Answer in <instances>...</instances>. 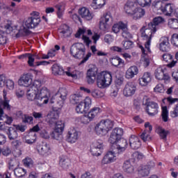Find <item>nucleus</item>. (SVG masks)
I'll use <instances>...</instances> for the list:
<instances>
[{"label": "nucleus", "mask_w": 178, "mask_h": 178, "mask_svg": "<svg viewBox=\"0 0 178 178\" xmlns=\"http://www.w3.org/2000/svg\"><path fill=\"white\" fill-rule=\"evenodd\" d=\"M38 87H41V83L39 81H35L33 85L30 86L26 90V97L29 101H34L38 105H44L48 104V95L49 92L46 87L42 88L38 93Z\"/></svg>", "instance_id": "nucleus-1"}, {"label": "nucleus", "mask_w": 178, "mask_h": 178, "mask_svg": "<svg viewBox=\"0 0 178 178\" xmlns=\"http://www.w3.org/2000/svg\"><path fill=\"white\" fill-rule=\"evenodd\" d=\"M165 23V19L162 17H156L153 19L152 22H149L147 24V27L145 29V26H143L141 29V37L143 40L146 41L145 44V48L148 51V52H151V49H149V46L151 45V40H152V37H154L153 34L156 33V31L159 30V26Z\"/></svg>", "instance_id": "nucleus-2"}, {"label": "nucleus", "mask_w": 178, "mask_h": 178, "mask_svg": "<svg viewBox=\"0 0 178 178\" xmlns=\"http://www.w3.org/2000/svg\"><path fill=\"white\" fill-rule=\"evenodd\" d=\"M70 54L75 59H82L80 65L86 63L91 58V52L86 55V46L83 43H74L70 48ZM84 55L86 56L84 57Z\"/></svg>", "instance_id": "nucleus-3"}, {"label": "nucleus", "mask_w": 178, "mask_h": 178, "mask_svg": "<svg viewBox=\"0 0 178 178\" xmlns=\"http://www.w3.org/2000/svg\"><path fill=\"white\" fill-rule=\"evenodd\" d=\"M152 6L156 10H161L165 16H172V13L173 14V12H175V5L167 3L165 1H154Z\"/></svg>", "instance_id": "nucleus-4"}, {"label": "nucleus", "mask_w": 178, "mask_h": 178, "mask_svg": "<svg viewBox=\"0 0 178 178\" xmlns=\"http://www.w3.org/2000/svg\"><path fill=\"white\" fill-rule=\"evenodd\" d=\"M112 84V74L108 72H102L97 74V85L99 88H106Z\"/></svg>", "instance_id": "nucleus-5"}, {"label": "nucleus", "mask_w": 178, "mask_h": 178, "mask_svg": "<svg viewBox=\"0 0 178 178\" xmlns=\"http://www.w3.org/2000/svg\"><path fill=\"white\" fill-rule=\"evenodd\" d=\"M66 98H67V90L65 88H60L58 93L51 97L50 104H57L60 106H63Z\"/></svg>", "instance_id": "nucleus-6"}, {"label": "nucleus", "mask_w": 178, "mask_h": 178, "mask_svg": "<svg viewBox=\"0 0 178 178\" xmlns=\"http://www.w3.org/2000/svg\"><path fill=\"white\" fill-rule=\"evenodd\" d=\"M40 23H41L40 13L33 11L31 13V17L25 22V26L26 29H35V27L40 26Z\"/></svg>", "instance_id": "nucleus-7"}, {"label": "nucleus", "mask_w": 178, "mask_h": 178, "mask_svg": "<svg viewBox=\"0 0 178 178\" xmlns=\"http://www.w3.org/2000/svg\"><path fill=\"white\" fill-rule=\"evenodd\" d=\"M92 104V101L91 98L86 97L83 102H81L78 103L76 105L75 111L76 113H84L86 112H88L90 108H91V105Z\"/></svg>", "instance_id": "nucleus-8"}, {"label": "nucleus", "mask_w": 178, "mask_h": 178, "mask_svg": "<svg viewBox=\"0 0 178 178\" xmlns=\"http://www.w3.org/2000/svg\"><path fill=\"white\" fill-rule=\"evenodd\" d=\"M143 105H146V112L149 116H155L158 113V104L148 102V98L144 97Z\"/></svg>", "instance_id": "nucleus-9"}, {"label": "nucleus", "mask_w": 178, "mask_h": 178, "mask_svg": "<svg viewBox=\"0 0 178 178\" xmlns=\"http://www.w3.org/2000/svg\"><path fill=\"white\" fill-rule=\"evenodd\" d=\"M51 70H52V73L53 74H54V76H62V74H65L67 76H68V77H72V79H76L77 78V74H72L71 72H70V71H67V72H65L63 70V68L58 65V64H54L52 65V67H51Z\"/></svg>", "instance_id": "nucleus-10"}, {"label": "nucleus", "mask_w": 178, "mask_h": 178, "mask_svg": "<svg viewBox=\"0 0 178 178\" xmlns=\"http://www.w3.org/2000/svg\"><path fill=\"white\" fill-rule=\"evenodd\" d=\"M122 136L123 129L122 128H115L110 134L108 143H110V144H113V145H115V143H118L120 138H122Z\"/></svg>", "instance_id": "nucleus-11"}, {"label": "nucleus", "mask_w": 178, "mask_h": 178, "mask_svg": "<svg viewBox=\"0 0 178 178\" xmlns=\"http://www.w3.org/2000/svg\"><path fill=\"white\" fill-rule=\"evenodd\" d=\"M64 129L65 123L63 122L59 121L57 122L54 131L51 134V138L57 140H62V133H63Z\"/></svg>", "instance_id": "nucleus-12"}, {"label": "nucleus", "mask_w": 178, "mask_h": 178, "mask_svg": "<svg viewBox=\"0 0 178 178\" xmlns=\"http://www.w3.org/2000/svg\"><path fill=\"white\" fill-rule=\"evenodd\" d=\"M104 145H102V140L95 141L90 147V152L93 156H99L102 153Z\"/></svg>", "instance_id": "nucleus-13"}, {"label": "nucleus", "mask_w": 178, "mask_h": 178, "mask_svg": "<svg viewBox=\"0 0 178 178\" xmlns=\"http://www.w3.org/2000/svg\"><path fill=\"white\" fill-rule=\"evenodd\" d=\"M137 91V87L133 82H127L123 89V95L124 97H133Z\"/></svg>", "instance_id": "nucleus-14"}, {"label": "nucleus", "mask_w": 178, "mask_h": 178, "mask_svg": "<svg viewBox=\"0 0 178 178\" xmlns=\"http://www.w3.org/2000/svg\"><path fill=\"white\" fill-rule=\"evenodd\" d=\"M112 15L111 13H106L100 18L99 21V29L105 31L108 29V24L109 22H112Z\"/></svg>", "instance_id": "nucleus-15"}, {"label": "nucleus", "mask_w": 178, "mask_h": 178, "mask_svg": "<svg viewBox=\"0 0 178 178\" xmlns=\"http://www.w3.org/2000/svg\"><path fill=\"white\" fill-rule=\"evenodd\" d=\"M33 83V75L31 74H23L18 81L19 86L23 87H30Z\"/></svg>", "instance_id": "nucleus-16"}, {"label": "nucleus", "mask_w": 178, "mask_h": 178, "mask_svg": "<svg viewBox=\"0 0 178 178\" xmlns=\"http://www.w3.org/2000/svg\"><path fill=\"white\" fill-rule=\"evenodd\" d=\"M118 154L120 153H118L117 150L115 149L113 151L108 152L102 159V163L105 165L115 162V161H116V155H118Z\"/></svg>", "instance_id": "nucleus-17"}, {"label": "nucleus", "mask_w": 178, "mask_h": 178, "mask_svg": "<svg viewBox=\"0 0 178 178\" xmlns=\"http://www.w3.org/2000/svg\"><path fill=\"white\" fill-rule=\"evenodd\" d=\"M154 76L157 80H164L165 83H168L169 80H170L169 74L165 73V71L162 67H159L155 70Z\"/></svg>", "instance_id": "nucleus-18"}, {"label": "nucleus", "mask_w": 178, "mask_h": 178, "mask_svg": "<svg viewBox=\"0 0 178 178\" xmlns=\"http://www.w3.org/2000/svg\"><path fill=\"white\" fill-rule=\"evenodd\" d=\"M128 145L127 140L120 138L115 145H114V148H115V150L118 152V154H120V152H124L126 151Z\"/></svg>", "instance_id": "nucleus-19"}, {"label": "nucleus", "mask_w": 178, "mask_h": 178, "mask_svg": "<svg viewBox=\"0 0 178 178\" xmlns=\"http://www.w3.org/2000/svg\"><path fill=\"white\" fill-rule=\"evenodd\" d=\"M37 149L38 154H40L42 156H48V155H49L51 147H49V145L45 143H42L37 146Z\"/></svg>", "instance_id": "nucleus-20"}, {"label": "nucleus", "mask_w": 178, "mask_h": 178, "mask_svg": "<svg viewBox=\"0 0 178 178\" xmlns=\"http://www.w3.org/2000/svg\"><path fill=\"white\" fill-rule=\"evenodd\" d=\"M79 14L82 17V19H84V20L87 21L92 20L94 17V14L90 12V10H88V8L85 7L79 9Z\"/></svg>", "instance_id": "nucleus-21"}, {"label": "nucleus", "mask_w": 178, "mask_h": 178, "mask_svg": "<svg viewBox=\"0 0 178 178\" xmlns=\"http://www.w3.org/2000/svg\"><path fill=\"white\" fill-rule=\"evenodd\" d=\"M136 8L137 3L136 1H128L124 6V10L127 15H132L134 13V10Z\"/></svg>", "instance_id": "nucleus-22"}, {"label": "nucleus", "mask_w": 178, "mask_h": 178, "mask_svg": "<svg viewBox=\"0 0 178 178\" xmlns=\"http://www.w3.org/2000/svg\"><path fill=\"white\" fill-rule=\"evenodd\" d=\"M129 146L132 149H138L141 147V141L138 137L132 135L129 138Z\"/></svg>", "instance_id": "nucleus-23"}, {"label": "nucleus", "mask_w": 178, "mask_h": 178, "mask_svg": "<svg viewBox=\"0 0 178 178\" xmlns=\"http://www.w3.org/2000/svg\"><path fill=\"white\" fill-rule=\"evenodd\" d=\"M67 139L68 143H76L77 140H79V131L76 130L74 128L71 129L67 135Z\"/></svg>", "instance_id": "nucleus-24"}, {"label": "nucleus", "mask_w": 178, "mask_h": 178, "mask_svg": "<svg viewBox=\"0 0 178 178\" xmlns=\"http://www.w3.org/2000/svg\"><path fill=\"white\" fill-rule=\"evenodd\" d=\"M160 49L162 52H169L170 51V43L168 37H163L161 39Z\"/></svg>", "instance_id": "nucleus-25"}, {"label": "nucleus", "mask_w": 178, "mask_h": 178, "mask_svg": "<svg viewBox=\"0 0 178 178\" xmlns=\"http://www.w3.org/2000/svg\"><path fill=\"white\" fill-rule=\"evenodd\" d=\"M151 80H152L151 73L145 72L143 76L139 79V84L143 86H147L149 83H151Z\"/></svg>", "instance_id": "nucleus-26"}, {"label": "nucleus", "mask_w": 178, "mask_h": 178, "mask_svg": "<svg viewBox=\"0 0 178 178\" xmlns=\"http://www.w3.org/2000/svg\"><path fill=\"white\" fill-rule=\"evenodd\" d=\"M6 134L8 137V139L10 141H13V140H16L17 137H19V134H17V129L16 128L10 127H8Z\"/></svg>", "instance_id": "nucleus-27"}, {"label": "nucleus", "mask_w": 178, "mask_h": 178, "mask_svg": "<svg viewBox=\"0 0 178 178\" xmlns=\"http://www.w3.org/2000/svg\"><path fill=\"white\" fill-rule=\"evenodd\" d=\"M138 74V67L137 66L134 65L131 66L126 72L125 77L127 79H133L134 76H137Z\"/></svg>", "instance_id": "nucleus-28"}, {"label": "nucleus", "mask_w": 178, "mask_h": 178, "mask_svg": "<svg viewBox=\"0 0 178 178\" xmlns=\"http://www.w3.org/2000/svg\"><path fill=\"white\" fill-rule=\"evenodd\" d=\"M97 76V72L92 69H89L87 72L86 80L88 84H94Z\"/></svg>", "instance_id": "nucleus-29"}, {"label": "nucleus", "mask_w": 178, "mask_h": 178, "mask_svg": "<svg viewBox=\"0 0 178 178\" xmlns=\"http://www.w3.org/2000/svg\"><path fill=\"white\" fill-rule=\"evenodd\" d=\"M163 59L165 62H170V63L167 65L168 67H173L177 63V60H172L173 56L169 54H164L163 55Z\"/></svg>", "instance_id": "nucleus-30"}, {"label": "nucleus", "mask_w": 178, "mask_h": 178, "mask_svg": "<svg viewBox=\"0 0 178 178\" xmlns=\"http://www.w3.org/2000/svg\"><path fill=\"white\" fill-rule=\"evenodd\" d=\"M145 15V10L142 8L138 7L134 11V13L131 14L134 16V20H138V19H141L143 16Z\"/></svg>", "instance_id": "nucleus-31"}, {"label": "nucleus", "mask_w": 178, "mask_h": 178, "mask_svg": "<svg viewBox=\"0 0 178 178\" xmlns=\"http://www.w3.org/2000/svg\"><path fill=\"white\" fill-rule=\"evenodd\" d=\"M59 165L60 168L65 170H67V169H69V166H70V159L66 156H63L60 158Z\"/></svg>", "instance_id": "nucleus-32"}, {"label": "nucleus", "mask_w": 178, "mask_h": 178, "mask_svg": "<svg viewBox=\"0 0 178 178\" xmlns=\"http://www.w3.org/2000/svg\"><path fill=\"white\" fill-rule=\"evenodd\" d=\"M95 130L98 136H105L108 134L106 129L104 128V125L101 122H99L95 126Z\"/></svg>", "instance_id": "nucleus-33"}, {"label": "nucleus", "mask_w": 178, "mask_h": 178, "mask_svg": "<svg viewBox=\"0 0 178 178\" xmlns=\"http://www.w3.org/2000/svg\"><path fill=\"white\" fill-rule=\"evenodd\" d=\"M60 34L63 35V37H70L72 35V31H70V27L67 24H63L61 29H60Z\"/></svg>", "instance_id": "nucleus-34"}, {"label": "nucleus", "mask_w": 178, "mask_h": 178, "mask_svg": "<svg viewBox=\"0 0 178 178\" xmlns=\"http://www.w3.org/2000/svg\"><path fill=\"white\" fill-rule=\"evenodd\" d=\"M127 24H124L123 23V22H119L117 24H115L113 26L112 28V31H113V33H115V34H118V33H119V31H120V30H122V31H123V29H126V25Z\"/></svg>", "instance_id": "nucleus-35"}, {"label": "nucleus", "mask_w": 178, "mask_h": 178, "mask_svg": "<svg viewBox=\"0 0 178 178\" xmlns=\"http://www.w3.org/2000/svg\"><path fill=\"white\" fill-rule=\"evenodd\" d=\"M110 62L113 66H115V67H118V66H120V65H124V61L120 58L119 56H113L110 58Z\"/></svg>", "instance_id": "nucleus-36"}, {"label": "nucleus", "mask_w": 178, "mask_h": 178, "mask_svg": "<svg viewBox=\"0 0 178 178\" xmlns=\"http://www.w3.org/2000/svg\"><path fill=\"white\" fill-rule=\"evenodd\" d=\"M101 113V108L99 107H95L92 108L88 113L90 119L94 120L97 116H98Z\"/></svg>", "instance_id": "nucleus-37"}, {"label": "nucleus", "mask_w": 178, "mask_h": 178, "mask_svg": "<svg viewBox=\"0 0 178 178\" xmlns=\"http://www.w3.org/2000/svg\"><path fill=\"white\" fill-rule=\"evenodd\" d=\"M122 169L125 173H133L134 172V168H133V165H131V163H130V161L127 160L126 161L122 166Z\"/></svg>", "instance_id": "nucleus-38"}, {"label": "nucleus", "mask_w": 178, "mask_h": 178, "mask_svg": "<svg viewBox=\"0 0 178 178\" xmlns=\"http://www.w3.org/2000/svg\"><path fill=\"white\" fill-rule=\"evenodd\" d=\"M100 123L103 127H104L106 131H109V130H111V129L113 127V122L112 120L107 119V120H102L100 121Z\"/></svg>", "instance_id": "nucleus-39"}, {"label": "nucleus", "mask_w": 178, "mask_h": 178, "mask_svg": "<svg viewBox=\"0 0 178 178\" xmlns=\"http://www.w3.org/2000/svg\"><path fill=\"white\" fill-rule=\"evenodd\" d=\"M140 138L145 143L146 141H151L152 137H151V131L148 129H145L140 135Z\"/></svg>", "instance_id": "nucleus-40"}, {"label": "nucleus", "mask_w": 178, "mask_h": 178, "mask_svg": "<svg viewBox=\"0 0 178 178\" xmlns=\"http://www.w3.org/2000/svg\"><path fill=\"white\" fill-rule=\"evenodd\" d=\"M105 6V0H93L92 6L93 9H101Z\"/></svg>", "instance_id": "nucleus-41"}, {"label": "nucleus", "mask_w": 178, "mask_h": 178, "mask_svg": "<svg viewBox=\"0 0 178 178\" xmlns=\"http://www.w3.org/2000/svg\"><path fill=\"white\" fill-rule=\"evenodd\" d=\"M83 97L80 95H72L70 97V102L73 105L81 103Z\"/></svg>", "instance_id": "nucleus-42"}, {"label": "nucleus", "mask_w": 178, "mask_h": 178, "mask_svg": "<svg viewBox=\"0 0 178 178\" xmlns=\"http://www.w3.org/2000/svg\"><path fill=\"white\" fill-rule=\"evenodd\" d=\"M9 165V169L10 170H15L17 168V166H19V161H17L16 159L13 158L10 159L8 162Z\"/></svg>", "instance_id": "nucleus-43"}, {"label": "nucleus", "mask_w": 178, "mask_h": 178, "mask_svg": "<svg viewBox=\"0 0 178 178\" xmlns=\"http://www.w3.org/2000/svg\"><path fill=\"white\" fill-rule=\"evenodd\" d=\"M138 173L143 177H145V176H148L149 175V169H148V166L143 165L138 169Z\"/></svg>", "instance_id": "nucleus-44"}, {"label": "nucleus", "mask_w": 178, "mask_h": 178, "mask_svg": "<svg viewBox=\"0 0 178 178\" xmlns=\"http://www.w3.org/2000/svg\"><path fill=\"white\" fill-rule=\"evenodd\" d=\"M157 133L159 134V136L162 140H165V141H166V138L168 137V134H169V131H166L162 128H159L157 129Z\"/></svg>", "instance_id": "nucleus-45"}, {"label": "nucleus", "mask_w": 178, "mask_h": 178, "mask_svg": "<svg viewBox=\"0 0 178 178\" xmlns=\"http://www.w3.org/2000/svg\"><path fill=\"white\" fill-rule=\"evenodd\" d=\"M122 36L126 40H130V38H133V35L129 32V29H127V24L125 29H122Z\"/></svg>", "instance_id": "nucleus-46"}, {"label": "nucleus", "mask_w": 178, "mask_h": 178, "mask_svg": "<svg viewBox=\"0 0 178 178\" xmlns=\"http://www.w3.org/2000/svg\"><path fill=\"white\" fill-rule=\"evenodd\" d=\"M168 26L170 29L176 30L178 29V19H170L168 20Z\"/></svg>", "instance_id": "nucleus-47"}, {"label": "nucleus", "mask_w": 178, "mask_h": 178, "mask_svg": "<svg viewBox=\"0 0 178 178\" xmlns=\"http://www.w3.org/2000/svg\"><path fill=\"white\" fill-rule=\"evenodd\" d=\"M14 173L17 177H23L26 175V170L22 168H17L14 170Z\"/></svg>", "instance_id": "nucleus-48"}, {"label": "nucleus", "mask_w": 178, "mask_h": 178, "mask_svg": "<svg viewBox=\"0 0 178 178\" xmlns=\"http://www.w3.org/2000/svg\"><path fill=\"white\" fill-rule=\"evenodd\" d=\"M4 29L7 34H10V32L13 31V24L12 23V21H8L4 25Z\"/></svg>", "instance_id": "nucleus-49"}, {"label": "nucleus", "mask_w": 178, "mask_h": 178, "mask_svg": "<svg viewBox=\"0 0 178 178\" xmlns=\"http://www.w3.org/2000/svg\"><path fill=\"white\" fill-rule=\"evenodd\" d=\"M136 2L140 5V6L145 8V6H151V2H152V0H136Z\"/></svg>", "instance_id": "nucleus-50"}, {"label": "nucleus", "mask_w": 178, "mask_h": 178, "mask_svg": "<svg viewBox=\"0 0 178 178\" xmlns=\"http://www.w3.org/2000/svg\"><path fill=\"white\" fill-rule=\"evenodd\" d=\"M29 136L31 138H30V139H27L26 140V143L27 144H33V143H35V140H37V134H35V133L30 132L29 134Z\"/></svg>", "instance_id": "nucleus-51"}, {"label": "nucleus", "mask_w": 178, "mask_h": 178, "mask_svg": "<svg viewBox=\"0 0 178 178\" xmlns=\"http://www.w3.org/2000/svg\"><path fill=\"white\" fill-rule=\"evenodd\" d=\"M33 117L29 115H24L22 116V122L23 123H28L29 124H33Z\"/></svg>", "instance_id": "nucleus-52"}, {"label": "nucleus", "mask_w": 178, "mask_h": 178, "mask_svg": "<svg viewBox=\"0 0 178 178\" xmlns=\"http://www.w3.org/2000/svg\"><path fill=\"white\" fill-rule=\"evenodd\" d=\"M59 118V113L56 111H50L47 114V119H58Z\"/></svg>", "instance_id": "nucleus-53"}, {"label": "nucleus", "mask_w": 178, "mask_h": 178, "mask_svg": "<svg viewBox=\"0 0 178 178\" xmlns=\"http://www.w3.org/2000/svg\"><path fill=\"white\" fill-rule=\"evenodd\" d=\"M81 122L83 123V124H88V123L89 122H91L92 120L90 118V115L88 114V115H82L81 117Z\"/></svg>", "instance_id": "nucleus-54"}, {"label": "nucleus", "mask_w": 178, "mask_h": 178, "mask_svg": "<svg viewBox=\"0 0 178 178\" xmlns=\"http://www.w3.org/2000/svg\"><path fill=\"white\" fill-rule=\"evenodd\" d=\"M122 44L124 47V49H131L133 48V42L128 40V41H123Z\"/></svg>", "instance_id": "nucleus-55"}, {"label": "nucleus", "mask_w": 178, "mask_h": 178, "mask_svg": "<svg viewBox=\"0 0 178 178\" xmlns=\"http://www.w3.org/2000/svg\"><path fill=\"white\" fill-rule=\"evenodd\" d=\"M3 97H4V101L1 102V105H3V109H6L7 111H10L9 100L6 99V95H3Z\"/></svg>", "instance_id": "nucleus-56"}, {"label": "nucleus", "mask_w": 178, "mask_h": 178, "mask_svg": "<svg viewBox=\"0 0 178 178\" xmlns=\"http://www.w3.org/2000/svg\"><path fill=\"white\" fill-rule=\"evenodd\" d=\"M171 44H172L174 47H178V34L177 33L172 34L171 37Z\"/></svg>", "instance_id": "nucleus-57"}, {"label": "nucleus", "mask_w": 178, "mask_h": 178, "mask_svg": "<svg viewBox=\"0 0 178 178\" xmlns=\"http://www.w3.org/2000/svg\"><path fill=\"white\" fill-rule=\"evenodd\" d=\"M90 94L94 98L101 97V92H99V90H98L97 89L91 88Z\"/></svg>", "instance_id": "nucleus-58"}, {"label": "nucleus", "mask_w": 178, "mask_h": 178, "mask_svg": "<svg viewBox=\"0 0 178 178\" xmlns=\"http://www.w3.org/2000/svg\"><path fill=\"white\" fill-rule=\"evenodd\" d=\"M168 118H169V112L168 111V108L165 107L163 108V111H162V119L163 122H168Z\"/></svg>", "instance_id": "nucleus-59"}, {"label": "nucleus", "mask_w": 178, "mask_h": 178, "mask_svg": "<svg viewBox=\"0 0 178 178\" xmlns=\"http://www.w3.org/2000/svg\"><path fill=\"white\" fill-rule=\"evenodd\" d=\"M28 58V65H29V66L31 67H33V66H34V54H28L27 56Z\"/></svg>", "instance_id": "nucleus-60"}, {"label": "nucleus", "mask_w": 178, "mask_h": 178, "mask_svg": "<svg viewBox=\"0 0 178 178\" xmlns=\"http://www.w3.org/2000/svg\"><path fill=\"white\" fill-rule=\"evenodd\" d=\"M56 8L57 9V15L59 18L62 17L63 13V6L62 4L56 5Z\"/></svg>", "instance_id": "nucleus-61"}, {"label": "nucleus", "mask_w": 178, "mask_h": 178, "mask_svg": "<svg viewBox=\"0 0 178 178\" xmlns=\"http://www.w3.org/2000/svg\"><path fill=\"white\" fill-rule=\"evenodd\" d=\"M171 118H178V104L174 107L173 111L170 113Z\"/></svg>", "instance_id": "nucleus-62"}, {"label": "nucleus", "mask_w": 178, "mask_h": 178, "mask_svg": "<svg viewBox=\"0 0 178 178\" xmlns=\"http://www.w3.org/2000/svg\"><path fill=\"white\" fill-rule=\"evenodd\" d=\"M11 145L13 147V148H15L16 149H19V148L22 147V142L19 140H16L11 143Z\"/></svg>", "instance_id": "nucleus-63"}, {"label": "nucleus", "mask_w": 178, "mask_h": 178, "mask_svg": "<svg viewBox=\"0 0 178 178\" xmlns=\"http://www.w3.org/2000/svg\"><path fill=\"white\" fill-rule=\"evenodd\" d=\"M154 91L155 92H164L165 88H163V85L162 84L156 85V86L154 88Z\"/></svg>", "instance_id": "nucleus-64"}]
</instances>
